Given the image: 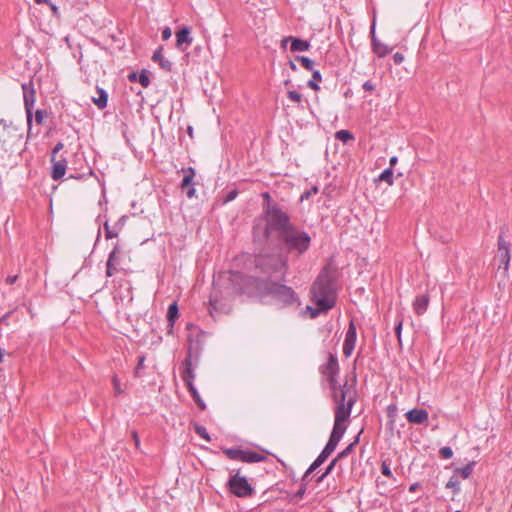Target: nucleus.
<instances>
[{
	"mask_svg": "<svg viewBox=\"0 0 512 512\" xmlns=\"http://www.w3.org/2000/svg\"><path fill=\"white\" fill-rule=\"evenodd\" d=\"M263 197L267 199L263 206V216L253 227V235L257 241H266L273 232L280 238L293 225L288 214L276 203H271L269 193H264Z\"/></svg>",
	"mask_w": 512,
	"mask_h": 512,
	"instance_id": "obj_1",
	"label": "nucleus"
},
{
	"mask_svg": "<svg viewBox=\"0 0 512 512\" xmlns=\"http://www.w3.org/2000/svg\"><path fill=\"white\" fill-rule=\"evenodd\" d=\"M337 298V273L324 267L310 288V301L318 302L324 309H332Z\"/></svg>",
	"mask_w": 512,
	"mask_h": 512,
	"instance_id": "obj_2",
	"label": "nucleus"
},
{
	"mask_svg": "<svg viewBox=\"0 0 512 512\" xmlns=\"http://www.w3.org/2000/svg\"><path fill=\"white\" fill-rule=\"evenodd\" d=\"M254 263L269 282L273 279L283 281L288 271V258L283 254H259Z\"/></svg>",
	"mask_w": 512,
	"mask_h": 512,
	"instance_id": "obj_3",
	"label": "nucleus"
},
{
	"mask_svg": "<svg viewBox=\"0 0 512 512\" xmlns=\"http://www.w3.org/2000/svg\"><path fill=\"white\" fill-rule=\"evenodd\" d=\"M335 420L332 432L342 438L346 431L345 422L351 414L353 405L357 401L356 389L346 388L341 393L335 395Z\"/></svg>",
	"mask_w": 512,
	"mask_h": 512,
	"instance_id": "obj_4",
	"label": "nucleus"
},
{
	"mask_svg": "<svg viewBox=\"0 0 512 512\" xmlns=\"http://www.w3.org/2000/svg\"><path fill=\"white\" fill-rule=\"evenodd\" d=\"M321 373L326 377L329 382L330 389L332 391L333 400H335V395L337 393H341L346 388L356 389V375L353 374L351 378V383L348 380L345 381L344 384H338L337 375L339 373V364L336 355L329 354L327 362L321 366Z\"/></svg>",
	"mask_w": 512,
	"mask_h": 512,
	"instance_id": "obj_5",
	"label": "nucleus"
},
{
	"mask_svg": "<svg viewBox=\"0 0 512 512\" xmlns=\"http://www.w3.org/2000/svg\"><path fill=\"white\" fill-rule=\"evenodd\" d=\"M288 252H296L298 256L304 254L310 247L311 237L292 225L280 238Z\"/></svg>",
	"mask_w": 512,
	"mask_h": 512,
	"instance_id": "obj_6",
	"label": "nucleus"
},
{
	"mask_svg": "<svg viewBox=\"0 0 512 512\" xmlns=\"http://www.w3.org/2000/svg\"><path fill=\"white\" fill-rule=\"evenodd\" d=\"M266 290L270 295H272L285 306H291L294 304L296 306L300 305V301L296 292L289 286L275 281H270L267 284Z\"/></svg>",
	"mask_w": 512,
	"mask_h": 512,
	"instance_id": "obj_7",
	"label": "nucleus"
},
{
	"mask_svg": "<svg viewBox=\"0 0 512 512\" xmlns=\"http://www.w3.org/2000/svg\"><path fill=\"white\" fill-rule=\"evenodd\" d=\"M227 487L233 495L239 498H248L255 494V489L248 482L247 478L240 474V470H237L230 476Z\"/></svg>",
	"mask_w": 512,
	"mask_h": 512,
	"instance_id": "obj_8",
	"label": "nucleus"
},
{
	"mask_svg": "<svg viewBox=\"0 0 512 512\" xmlns=\"http://www.w3.org/2000/svg\"><path fill=\"white\" fill-rule=\"evenodd\" d=\"M199 344L198 342L193 343L191 339H189V347H188V354L186 358L183 361V370L181 372L182 380L184 381L186 387L188 386V383H193V380L195 379V371L194 366L197 364L198 356H197V350Z\"/></svg>",
	"mask_w": 512,
	"mask_h": 512,
	"instance_id": "obj_9",
	"label": "nucleus"
},
{
	"mask_svg": "<svg viewBox=\"0 0 512 512\" xmlns=\"http://www.w3.org/2000/svg\"><path fill=\"white\" fill-rule=\"evenodd\" d=\"M222 452L231 460H239L245 463H258L266 460V456L252 450L223 448Z\"/></svg>",
	"mask_w": 512,
	"mask_h": 512,
	"instance_id": "obj_10",
	"label": "nucleus"
},
{
	"mask_svg": "<svg viewBox=\"0 0 512 512\" xmlns=\"http://www.w3.org/2000/svg\"><path fill=\"white\" fill-rule=\"evenodd\" d=\"M23 96H24V106L27 114V124L29 129L31 128L32 123V109L35 104V91L33 88V83H23L22 84Z\"/></svg>",
	"mask_w": 512,
	"mask_h": 512,
	"instance_id": "obj_11",
	"label": "nucleus"
},
{
	"mask_svg": "<svg viewBox=\"0 0 512 512\" xmlns=\"http://www.w3.org/2000/svg\"><path fill=\"white\" fill-rule=\"evenodd\" d=\"M356 338V327L353 321H351L346 331L345 340L343 344V354L345 355V357L351 356L356 345Z\"/></svg>",
	"mask_w": 512,
	"mask_h": 512,
	"instance_id": "obj_12",
	"label": "nucleus"
},
{
	"mask_svg": "<svg viewBox=\"0 0 512 512\" xmlns=\"http://www.w3.org/2000/svg\"><path fill=\"white\" fill-rule=\"evenodd\" d=\"M184 177L181 182V189L185 190L188 188L186 195L188 198H192L195 194V189L193 188V178L195 176V170L192 167L183 168Z\"/></svg>",
	"mask_w": 512,
	"mask_h": 512,
	"instance_id": "obj_13",
	"label": "nucleus"
},
{
	"mask_svg": "<svg viewBox=\"0 0 512 512\" xmlns=\"http://www.w3.org/2000/svg\"><path fill=\"white\" fill-rule=\"evenodd\" d=\"M191 29L187 26L182 27L176 33V47L178 49L184 50L182 47L184 44L186 46H190L193 42V38L190 36Z\"/></svg>",
	"mask_w": 512,
	"mask_h": 512,
	"instance_id": "obj_14",
	"label": "nucleus"
},
{
	"mask_svg": "<svg viewBox=\"0 0 512 512\" xmlns=\"http://www.w3.org/2000/svg\"><path fill=\"white\" fill-rule=\"evenodd\" d=\"M429 414L425 409H412L406 413L408 422L413 424H423L428 420Z\"/></svg>",
	"mask_w": 512,
	"mask_h": 512,
	"instance_id": "obj_15",
	"label": "nucleus"
},
{
	"mask_svg": "<svg viewBox=\"0 0 512 512\" xmlns=\"http://www.w3.org/2000/svg\"><path fill=\"white\" fill-rule=\"evenodd\" d=\"M371 37H372V49L373 52L378 57H384L387 54L391 52V49H389L385 44L381 43L376 37H375V28L372 26L371 28Z\"/></svg>",
	"mask_w": 512,
	"mask_h": 512,
	"instance_id": "obj_16",
	"label": "nucleus"
},
{
	"mask_svg": "<svg viewBox=\"0 0 512 512\" xmlns=\"http://www.w3.org/2000/svg\"><path fill=\"white\" fill-rule=\"evenodd\" d=\"M52 163H53V166H52V171H51V178L53 180L57 181L65 175L67 161L65 158H62L60 160L55 159V162H52Z\"/></svg>",
	"mask_w": 512,
	"mask_h": 512,
	"instance_id": "obj_17",
	"label": "nucleus"
},
{
	"mask_svg": "<svg viewBox=\"0 0 512 512\" xmlns=\"http://www.w3.org/2000/svg\"><path fill=\"white\" fill-rule=\"evenodd\" d=\"M429 304L428 294H422L415 298L413 302V309L417 315H422L426 312Z\"/></svg>",
	"mask_w": 512,
	"mask_h": 512,
	"instance_id": "obj_18",
	"label": "nucleus"
},
{
	"mask_svg": "<svg viewBox=\"0 0 512 512\" xmlns=\"http://www.w3.org/2000/svg\"><path fill=\"white\" fill-rule=\"evenodd\" d=\"M128 79L131 82L138 81L142 87L147 88L150 84V78L148 72L146 70H142V72L138 75L136 72H131L128 75Z\"/></svg>",
	"mask_w": 512,
	"mask_h": 512,
	"instance_id": "obj_19",
	"label": "nucleus"
},
{
	"mask_svg": "<svg viewBox=\"0 0 512 512\" xmlns=\"http://www.w3.org/2000/svg\"><path fill=\"white\" fill-rule=\"evenodd\" d=\"M310 43L306 40L296 38L292 36L290 50L292 52L308 51Z\"/></svg>",
	"mask_w": 512,
	"mask_h": 512,
	"instance_id": "obj_20",
	"label": "nucleus"
},
{
	"mask_svg": "<svg viewBox=\"0 0 512 512\" xmlns=\"http://www.w3.org/2000/svg\"><path fill=\"white\" fill-rule=\"evenodd\" d=\"M152 60L154 62H158L160 67L166 71H170L172 69V63L169 60L164 59L162 54V47L158 48L152 56Z\"/></svg>",
	"mask_w": 512,
	"mask_h": 512,
	"instance_id": "obj_21",
	"label": "nucleus"
},
{
	"mask_svg": "<svg viewBox=\"0 0 512 512\" xmlns=\"http://www.w3.org/2000/svg\"><path fill=\"white\" fill-rule=\"evenodd\" d=\"M98 97H93V103L99 108L104 109L107 107L108 103V94L103 88L97 87Z\"/></svg>",
	"mask_w": 512,
	"mask_h": 512,
	"instance_id": "obj_22",
	"label": "nucleus"
},
{
	"mask_svg": "<svg viewBox=\"0 0 512 512\" xmlns=\"http://www.w3.org/2000/svg\"><path fill=\"white\" fill-rule=\"evenodd\" d=\"M177 318H178V306H177V303L174 302L168 307V311H167V320L169 323V329H168L169 333L172 332L174 323Z\"/></svg>",
	"mask_w": 512,
	"mask_h": 512,
	"instance_id": "obj_23",
	"label": "nucleus"
},
{
	"mask_svg": "<svg viewBox=\"0 0 512 512\" xmlns=\"http://www.w3.org/2000/svg\"><path fill=\"white\" fill-rule=\"evenodd\" d=\"M187 389L190 392L193 400L195 401V403L197 404L199 409L204 411L206 409V404L202 400V398L200 397V394L197 391V389L195 388L194 384L193 383H188Z\"/></svg>",
	"mask_w": 512,
	"mask_h": 512,
	"instance_id": "obj_24",
	"label": "nucleus"
},
{
	"mask_svg": "<svg viewBox=\"0 0 512 512\" xmlns=\"http://www.w3.org/2000/svg\"><path fill=\"white\" fill-rule=\"evenodd\" d=\"M475 466V461L469 462L466 466L462 468H456L454 473L455 475H460L463 479H467L473 472Z\"/></svg>",
	"mask_w": 512,
	"mask_h": 512,
	"instance_id": "obj_25",
	"label": "nucleus"
},
{
	"mask_svg": "<svg viewBox=\"0 0 512 512\" xmlns=\"http://www.w3.org/2000/svg\"><path fill=\"white\" fill-rule=\"evenodd\" d=\"M315 307L306 306V311L309 313L310 318L314 319L318 317L320 314L327 313L330 309H324L318 302H313Z\"/></svg>",
	"mask_w": 512,
	"mask_h": 512,
	"instance_id": "obj_26",
	"label": "nucleus"
},
{
	"mask_svg": "<svg viewBox=\"0 0 512 512\" xmlns=\"http://www.w3.org/2000/svg\"><path fill=\"white\" fill-rule=\"evenodd\" d=\"M312 80H309L307 85L308 87H310L311 89L315 90V91H318L320 90V87L319 85L317 84V81H321L322 80V76H321V73L319 70H314L312 71Z\"/></svg>",
	"mask_w": 512,
	"mask_h": 512,
	"instance_id": "obj_27",
	"label": "nucleus"
},
{
	"mask_svg": "<svg viewBox=\"0 0 512 512\" xmlns=\"http://www.w3.org/2000/svg\"><path fill=\"white\" fill-rule=\"evenodd\" d=\"M335 138L343 143H347L348 141L353 140L354 136L348 130H339L335 133Z\"/></svg>",
	"mask_w": 512,
	"mask_h": 512,
	"instance_id": "obj_28",
	"label": "nucleus"
},
{
	"mask_svg": "<svg viewBox=\"0 0 512 512\" xmlns=\"http://www.w3.org/2000/svg\"><path fill=\"white\" fill-rule=\"evenodd\" d=\"M378 180L385 181L389 185L393 184V169L387 168L385 169L378 177Z\"/></svg>",
	"mask_w": 512,
	"mask_h": 512,
	"instance_id": "obj_29",
	"label": "nucleus"
},
{
	"mask_svg": "<svg viewBox=\"0 0 512 512\" xmlns=\"http://www.w3.org/2000/svg\"><path fill=\"white\" fill-rule=\"evenodd\" d=\"M295 60L300 62L301 65L306 70L314 71V69H313L314 68V62L310 58L305 57V56H296Z\"/></svg>",
	"mask_w": 512,
	"mask_h": 512,
	"instance_id": "obj_30",
	"label": "nucleus"
},
{
	"mask_svg": "<svg viewBox=\"0 0 512 512\" xmlns=\"http://www.w3.org/2000/svg\"><path fill=\"white\" fill-rule=\"evenodd\" d=\"M498 257L500 260L499 268L503 267L505 271L508 270L510 263V252L499 253Z\"/></svg>",
	"mask_w": 512,
	"mask_h": 512,
	"instance_id": "obj_31",
	"label": "nucleus"
},
{
	"mask_svg": "<svg viewBox=\"0 0 512 512\" xmlns=\"http://www.w3.org/2000/svg\"><path fill=\"white\" fill-rule=\"evenodd\" d=\"M194 431L198 436L205 439L206 441H208V442L211 441V437H210L209 433L207 432V429L204 426L196 424V425H194Z\"/></svg>",
	"mask_w": 512,
	"mask_h": 512,
	"instance_id": "obj_32",
	"label": "nucleus"
},
{
	"mask_svg": "<svg viewBox=\"0 0 512 512\" xmlns=\"http://www.w3.org/2000/svg\"><path fill=\"white\" fill-rule=\"evenodd\" d=\"M446 488L452 489L454 494H458L460 492V482L455 479V476H452L450 480L445 485Z\"/></svg>",
	"mask_w": 512,
	"mask_h": 512,
	"instance_id": "obj_33",
	"label": "nucleus"
},
{
	"mask_svg": "<svg viewBox=\"0 0 512 512\" xmlns=\"http://www.w3.org/2000/svg\"><path fill=\"white\" fill-rule=\"evenodd\" d=\"M337 463V459H333L329 465L327 466V468L325 469V471L317 478V482L318 483H321L331 472L332 470L334 469L335 465Z\"/></svg>",
	"mask_w": 512,
	"mask_h": 512,
	"instance_id": "obj_34",
	"label": "nucleus"
},
{
	"mask_svg": "<svg viewBox=\"0 0 512 512\" xmlns=\"http://www.w3.org/2000/svg\"><path fill=\"white\" fill-rule=\"evenodd\" d=\"M120 246L119 244H116L113 248V250L110 252L108 258L112 259V264L117 265L119 263V254H120Z\"/></svg>",
	"mask_w": 512,
	"mask_h": 512,
	"instance_id": "obj_35",
	"label": "nucleus"
},
{
	"mask_svg": "<svg viewBox=\"0 0 512 512\" xmlns=\"http://www.w3.org/2000/svg\"><path fill=\"white\" fill-rule=\"evenodd\" d=\"M112 384L114 388V394L116 396L124 393V390L121 388L120 379L117 377V375H113Z\"/></svg>",
	"mask_w": 512,
	"mask_h": 512,
	"instance_id": "obj_36",
	"label": "nucleus"
},
{
	"mask_svg": "<svg viewBox=\"0 0 512 512\" xmlns=\"http://www.w3.org/2000/svg\"><path fill=\"white\" fill-rule=\"evenodd\" d=\"M510 252L509 243L502 236L498 238V253Z\"/></svg>",
	"mask_w": 512,
	"mask_h": 512,
	"instance_id": "obj_37",
	"label": "nucleus"
},
{
	"mask_svg": "<svg viewBox=\"0 0 512 512\" xmlns=\"http://www.w3.org/2000/svg\"><path fill=\"white\" fill-rule=\"evenodd\" d=\"M357 441H358V438L353 443L349 444L343 451H341L335 459H337V461H338L339 459L347 457L351 453V451Z\"/></svg>",
	"mask_w": 512,
	"mask_h": 512,
	"instance_id": "obj_38",
	"label": "nucleus"
},
{
	"mask_svg": "<svg viewBox=\"0 0 512 512\" xmlns=\"http://www.w3.org/2000/svg\"><path fill=\"white\" fill-rule=\"evenodd\" d=\"M287 97L295 103H300L302 101V95L295 90H289L287 92Z\"/></svg>",
	"mask_w": 512,
	"mask_h": 512,
	"instance_id": "obj_39",
	"label": "nucleus"
},
{
	"mask_svg": "<svg viewBox=\"0 0 512 512\" xmlns=\"http://www.w3.org/2000/svg\"><path fill=\"white\" fill-rule=\"evenodd\" d=\"M439 455L443 459H450L453 456V451L449 446H444L439 450Z\"/></svg>",
	"mask_w": 512,
	"mask_h": 512,
	"instance_id": "obj_40",
	"label": "nucleus"
},
{
	"mask_svg": "<svg viewBox=\"0 0 512 512\" xmlns=\"http://www.w3.org/2000/svg\"><path fill=\"white\" fill-rule=\"evenodd\" d=\"M112 259L108 258L106 262V276L111 277L117 271L116 265L112 264Z\"/></svg>",
	"mask_w": 512,
	"mask_h": 512,
	"instance_id": "obj_41",
	"label": "nucleus"
},
{
	"mask_svg": "<svg viewBox=\"0 0 512 512\" xmlns=\"http://www.w3.org/2000/svg\"><path fill=\"white\" fill-rule=\"evenodd\" d=\"M46 117H47L46 110L38 109L35 112V121L38 125H41Z\"/></svg>",
	"mask_w": 512,
	"mask_h": 512,
	"instance_id": "obj_42",
	"label": "nucleus"
},
{
	"mask_svg": "<svg viewBox=\"0 0 512 512\" xmlns=\"http://www.w3.org/2000/svg\"><path fill=\"white\" fill-rule=\"evenodd\" d=\"M144 362H145V356L142 355V356H140L138 358V363H137V366H136V368L134 370V376L135 377H140L141 376L140 371L144 367Z\"/></svg>",
	"mask_w": 512,
	"mask_h": 512,
	"instance_id": "obj_43",
	"label": "nucleus"
},
{
	"mask_svg": "<svg viewBox=\"0 0 512 512\" xmlns=\"http://www.w3.org/2000/svg\"><path fill=\"white\" fill-rule=\"evenodd\" d=\"M213 310L218 311L221 310V308L218 305V300L214 294H211L210 296V314L213 315Z\"/></svg>",
	"mask_w": 512,
	"mask_h": 512,
	"instance_id": "obj_44",
	"label": "nucleus"
},
{
	"mask_svg": "<svg viewBox=\"0 0 512 512\" xmlns=\"http://www.w3.org/2000/svg\"><path fill=\"white\" fill-rule=\"evenodd\" d=\"M336 447L337 446L335 444L328 441L326 446L324 447V449L321 451V453H323L329 457L333 453V451L336 449Z\"/></svg>",
	"mask_w": 512,
	"mask_h": 512,
	"instance_id": "obj_45",
	"label": "nucleus"
},
{
	"mask_svg": "<svg viewBox=\"0 0 512 512\" xmlns=\"http://www.w3.org/2000/svg\"><path fill=\"white\" fill-rule=\"evenodd\" d=\"M318 467H320L315 461L310 465V467L306 470L303 475L304 481H309V475L314 472Z\"/></svg>",
	"mask_w": 512,
	"mask_h": 512,
	"instance_id": "obj_46",
	"label": "nucleus"
},
{
	"mask_svg": "<svg viewBox=\"0 0 512 512\" xmlns=\"http://www.w3.org/2000/svg\"><path fill=\"white\" fill-rule=\"evenodd\" d=\"M381 472H382L383 475H385L387 477H392V472H391V469H390V465L386 461H383L381 463Z\"/></svg>",
	"mask_w": 512,
	"mask_h": 512,
	"instance_id": "obj_47",
	"label": "nucleus"
},
{
	"mask_svg": "<svg viewBox=\"0 0 512 512\" xmlns=\"http://www.w3.org/2000/svg\"><path fill=\"white\" fill-rule=\"evenodd\" d=\"M402 326H403V321L400 319L395 326V333H396V336H397V339H398V342L400 345L402 343V339H401Z\"/></svg>",
	"mask_w": 512,
	"mask_h": 512,
	"instance_id": "obj_48",
	"label": "nucleus"
},
{
	"mask_svg": "<svg viewBox=\"0 0 512 512\" xmlns=\"http://www.w3.org/2000/svg\"><path fill=\"white\" fill-rule=\"evenodd\" d=\"M64 147V144L62 142H58L55 147L53 148L52 150V154H51V162H55V159H56V154L62 150Z\"/></svg>",
	"mask_w": 512,
	"mask_h": 512,
	"instance_id": "obj_49",
	"label": "nucleus"
},
{
	"mask_svg": "<svg viewBox=\"0 0 512 512\" xmlns=\"http://www.w3.org/2000/svg\"><path fill=\"white\" fill-rule=\"evenodd\" d=\"M307 483H308V481H304V480L302 479V483H301V485H300V488H299V490H298V491L296 492V494H295V496H296V497H299V498H302V497H303V495H304V494H305V492H306V486H307Z\"/></svg>",
	"mask_w": 512,
	"mask_h": 512,
	"instance_id": "obj_50",
	"label": "nucleus"
},
{
	"mask_svg": "<svg viewBox=\"0 0 512 512\" xmlns=\"http://www.w3.org/2000/svg\"><path fill=\"white\" fill-rule=\"evenodd\" d=\"M236 196H237V191H236V190H232V191H230V192L226 195V197H225V199H224V203H227V202H230V201L234 200V199L236 198Z\"/></svg>",
	"mask_w": 512,
	"mask_h": 512,
	"instance_id": "obj_51",
	"label": "nucleus"
},
{
	"mask_svg": "<svg viewBox=\"0 0 512 512\" xmlns=\"http://www.w3.org/2000/svg\"><path fill=\"white\" fill-rule=\"evenodd\" d=\"M105 232H106L105 236H106L107 239H111V238L117 237V235H118L116 232H113L112 230L109 229L107 223L105 224Z\"/></svg>",
	"mask_w": 512,
	"mask_h": 512,
	"instance_id": "obj_52",
	"label": "nucleus"
},
{
	"mask_svg": "<svg viewBox=\"0 0 512 512\" xmlns=\"http://www.w3.org/2000/svg\"><path fill=\"white\" fill-rule=\"evenodd\" d=\"M393 60L395 64L399 65L404 61V56L403 54L397 52L393 55Z\"/></svg>",
	"mask_w": 512,
	"mask_h": 512,
	"instance_id": "obj_53",
	"label": "nucleus"
},
{
	"mask_svg": "<svg viewBox=\"0 0 512 512\" xmlns=\"http://www.w3.org/2000/svg\"><path fill=\"white\" fill-rule=\"evenodd\" d=\"M328 456L323 453H320L318 457L314 460L319 466H321L326 460Z\"/></svg>",
	"mask_w": 512,
	"mask_h": 512,
	"instance_id": "obj_54",
	"label": "nucleus"
},
{
	"mask_svg": "<svg viewBox=\"0 0 512 512\" xmlns=\"http://www.w3.org/2000/svg\"><path fill=\"white\" fill-rule=\"evenodd\" d=\"M328 456L323 453H320L318 457L314 460L319 466H321L326 460Z\"/></svg>",
	"mask_w": 512,
	"mask_h": 512,
	"instance_id": "obj_55",
	"label": "nucleus"
},
{
	"mask_svg": "<svg viewBox=\"0 0 512 512\" xmlns=\"http://www.w3.org/2000/svg\"><path fill=\"white\" fill-rule=\"evenodd\" d=\"M340 440H341L340 436L331 432L330 438L328 440L329 442H332L333 444H335L337 446Z\"/></svg>",
	"mask_w": 512,
	"mask_h": 512,
	"instance_id": "obj_56",
	"label": "nucleus"
},
{
	"mask_svg": "<svg viewBox=\"0 0 512 512\" xmlns=\"http://www.w3.org/2000/svg\"><path fill=\"white\" fill-rule=\"evenodd\" d=\"M363 89L365 91H373L375 89V86L374 84L371 82V81H366L364 84H363Z\"/></svg>",
	"mask_w": 512,
	"mask_h": 512,
	"instance_id": "obj_57",
	"label": "nucleus"
},
{
	"mask_svg": "<svg viewBox=\"0 0 512 512\" xmlns=\"http://www.w3.org/2000/svg\"><path fill=\"white\" fill-rule=\"evenodd\" d=\"M171 29L169 27H166L163 31H162V39L163 40H168L170 37H171Z\"/></svg>",
	"mask_w": 512,
	"mask_h": 512,
	"instance_id": "obj_58",
	"label": "nucleus"
},
{
	"mask_svg": "<svg viewBox=\"0 0 512 512\" xmlns=\"http://www.w3.org/2000/svg\"><path fill=\"white\" fill-rule=\"evenodd\" d=\"M47 4L50 6L53 14L58 16L59 15L58 7L55 4H53L50 0H49V3H47Z\"/></svg>",
	"mask_w": 512,
	"mask_h": 512,
	"instance_id": "obj_59",
	"label": "nucleus"
},
{
	"mask_svg": "<svg viewBox=\"0 0 512 512\" xmlns=\"http://www.w3.org/2000/svg\"><path fill=\"white\" fill-rule=\"evenodd\" d=\"M292 36L285 37L281 40V48L286 49L287 43L291 42Z\"/></svg>",
	"mask_w": 512,
	"mask_h": 512,
	"instance_id": "obj_60",
	"label": "nucleus"
},
{
	"mask_svg": "<svg viewBox=\"0 0 512 512\" xmlns=\"http://www.w3.org/2000/svg\"><path fill=\"white\" fill-rule=\"evenodd\" d=\"M132 437H133L136 448H138L140 445V440H139V436L136 431L132 432Z\"/></svg>",
	"mask_w": 512,
	"mask_h": 512,
	"instance_id": "obj_61",
	"label": "nucleus"
},
{
	"mask_svg": "<svg viewBox=\"0 0 512 512\" xmlns=\"http://www.w3.org/2000/svg\"><path fill=\"white\" fill-rule=\"evenodd\" d=\"M18 279V275H14V276H8L6 278V283L7 284H13L16 282V280Z\"/></svg>",
	"mask_w": 512,
	"mask_h": 512,
	"instance_id": "obj_62",
	"label": "nucleus"
},
{
	"mask_svg": "<svg viewBox=\"0 0 512 512\" xmlns=\"http://www.w3.org/2000/svg\"><path fill=\"white\" fill-rule=\"evenodd\" d=\"M389 162H390V167L389 168H392L398 162V158L396 156H393V157L390 158Z\"/></svg>",
	"mask_w": 512,
	"mask_h": 512,
	"instance_id": "obj_63",
	"label": "nucleus"
},
{
	"mask_svg": "<svg viewBox=\"0 0 512 512\" xmlns=\"http://www.w3.org/2000/svg\"><path fill=\"white\" fill-rule=\"evenodd\" d=\"M289 66L293 71L297 70V66L292 60L289 61Z\"/></svg>",
	"mask_w": 512,
	"mask_h": 512,
	"instance_id": "obj_64",
	"label": "nucleus"
}]
</instances>
